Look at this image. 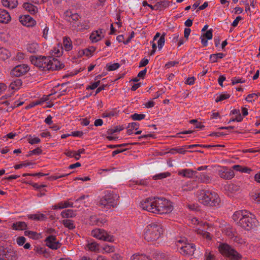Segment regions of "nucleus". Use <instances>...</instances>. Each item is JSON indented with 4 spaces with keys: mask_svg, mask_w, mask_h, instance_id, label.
Returning a JSON list of instances; mask_svg holds the SVG:
<instances>
[{
    "mask_svg": "<svg viewBox=\"0 0 260 260\" xmlns=\"http://www.w3.org/2000/svg\"><path fill=\"white\" fill-rule=\"evenodd\" d=\"M30 154H40L42 153V150L41 148L38 147L30 151Z\"/></svg>",
    "mask_w": 260,
    "mask_h": 260,
    "instance_id": "nucleus-62",
    "label": "nucleus"
},
{
    "mask_svg": "<svg viewBox=\"0 0 260 260\" xmlns=\"http://www.w3.org/2000/svg\"><path fill=\"white\" fill-rule=\"evenodd\" d=\"M173 209L172 203L164 197H154L152 202L147 200L148 212L162 214L171 212Z\"/></svg>",
    "mask_w": 260,
    "mask_h": 260,
    "instance_id": "nucleus-1",
    "label": "nucleus"
},
{
    "mask_svg": "<svg viewBox=\"0 0 260 260\" xmlns=\"http://www.w3.org/2000/svg\"><path fill=\"white\" fill-rule=\"evenodd\" d=\"M11 19V17L8 12L4 9H0V22L7 23Z\"/></svg>",
    "mask_w": 260,
    "mask_h": 260,
    "instance_id": "nucleus-19",
    "label": "nucleus"
},
{
    "mask_svg": "<svg viewBox=\"0 0 260 260\" xmlns=\"http://www.w3.org/2000/svg\"><path fill=\"white\" fill-rule=\"evenodd\" d=\"M22 84V82L21 80L17 79L11 83L9 88L13 90H17L20 88Z\"/></svg>",
    "mask_w": 260,
    "mask_h": 260,
    "instance_id": "nucleus-32",
    "label": "nucleus"
},
{
    "mask_svg": "<svg viewBox=\"0 0 260 260\" xmlns=\"http://www.w3.org/2000/svg\"><path fill=\"white\" fill-rule=\"evenodd\" d=\"M103 29H99V30L93 31L90 36V39L93 43H96L101 40L103 36L102 35Z\"/></svg>",
    "mask_w": 260,
    "mask_h": 260,
    "instance_id": "nucleus-20",
    "label": "nucleus"
},
{
    "mask_svg": "<svg viewBox=\"0 0 260 260\" xmlns=\"http://www.w3.org/2000/svg\"><path fill=\"white\" fill-rule=\"evenodd\" d=\"M62 223L64 226V227L70 230L74 229L76 227L75 223L72 220L64 219L62 221Z\"/></svg>",
    "mask_w": 260,
    "mask_h": 260,
    "instance_id": "nucleus-37",
    "label": "nucleus"
},
{
    "mask_svg": "<svg viewBox=\"0 0 260 260\" xmlns=\"http://www.w3.org/2000/svg\"><path fill=\"white\" fill-rule=\"evenodd\" d=\"M245 81L244 80H242L241 78H234L232 79V85H235L236 84L239 83H244Z\"/></svg>",
    "mask_w": 260,
    "mask_h": 260,
    "instance_id": "nucleus-60",
    "label": "nucleus"
},
{
    "mask_svg": "<svg viewBox=\"0 0 260 260\" xmlns=\"http://www.w3.org/2000/svg\"><path fill=\"white\" fill-rule=\"evenodd\" d=\"M24 9L30 14L34 15L38 12V8L30 3H24L23 5Z\"/></svg>",
    "mask_w": 260,
    "mask_h": 260,
    "instance_id": "nucleus-22",
    "label": "nucleus"
},
{
    "mask_svg": "<svg viewBox=\"0 0 260 260\" xmlns=\"http://www.w3.org/2000/svg\"><path fill=\"white\" fill-rule=\"evenodd\" d=\"M237 225L246 231H249L256 226L257 220L255 216L248 211L242 219L237 223Z\"/></svg>",
    "mask_w": 260,
    "mask_h": 260,
    "instance_id": "nucleus-2",
    "label": "nucleus"
},
{
    "mask_svg": "<svg viewBox=\"0 0 260 260\" xmlns=\"http://www.w3.org/2000/svg\"><path fill=\"white\" fill-rule=\"evenodd\" d=\"M146 74V68L144 69L143 70L140 71L138 74V77L140 78L144 79Z\"/></svg>",
    "mask_w": 260,
    "mask_h": 260,
    "instance_id": "nucleus-63",
    "label": "nucleus"
},
{
    "mask_svg": "<svg viewBox=\"0 0 260 260\" xmlns=\"http://www.w3.org/2000/svg\"><path fill=\"white\" fill-rule=\"evenodd\" d=\"M3 6L9 9H14L18 5L17 0H2Z\"/></svg>",
    "mask_w": 260,
    "mask_h": 260,
    "instance_id": "nucleus-26",
    "label": "nucleus"
},
{
    "mask_svg": "<svg viewBox=\"0 0 260 260\" xmlns=\"http://www.w3.org/2000/svg\"><path fill=\"white\" fill-rule=\"evenodd\" d=\"M199 202L207 206H218L221 203L219 196H198Z\"/></svg>",
    "mask_w": 260,
    "mask_h": 260,
    "instance_id": "nucleus-5",
    "label": "nucleus"
},
{
    "mask_svg": "<svg viewBox=\"0 0 260 260\" xmlns=\"http://www.w3.org/2000/svg\"><path fill=\"white\" fill-rule=\"evenodd\" d=\"M19 20L23 25L27 27H32L36 24V21L28 15L20 16Z\"/></svg>",
    "mask_w": 260,
    "mask_h": 260,
    "instance_id": "nucleus-13",
    "label": "nucleus"
},
{
    "mask_svg": "<svg viewBox=\"0 0 260 260\" xmlns=\"http://www.w3.org/2000/svg\"><path fill=\"white\" fill-rule=\"evenodd\" d=\"M31 164V162H26V163L23 162L20 164L16 165L14 166V167L15 169L18 170V169H19L22 168L23 167L28 166Z\"/></svg>",
    "mask_w": 260,
    "mask_h": 260,
    "instance_id": "nucleus-58",
    "label": "nucleus"
},
{
    "mask_svg": "<svg viewBox=\"0 0 260 260\" xmlns=\"http://www.w3.org/2000/svg\"><path fill=\"white\" fill-rule=\"evenodd\" d=\"M226 189L229 190L232 193H234L236 192L239 191L240 187L235 184H231L228 185L226 188Z\"/></svg>",
    "mask_w": 260,
    "mask_h": 260,
    "instance_id": "nucleus-43",
    "label": "nucleus"
},
{
    "mask_svg": "<svg viewBox=\"0 0 260 260\" xmlns=\"http://www.w3.org/2000/svg\"><path fill=\"white\" fill-rule=\"evenodd\" d=\"M28 218L36 220V221H43L47 219V217L45 214L38 212L36 214H30L27 215Z\"/></svg>",
    "mask_w": 260,
    "mask_h": 260,
    "instance_id": "nucleus-23",
    "label": "nucleus"
},
{
    "mask_svg": "<svg viewBox=\"0 0 260 260\" xmlns=\"http://www.w3.org/2000/svg\"><path fill=\"white\" fill-rule=\"evenodd\" d=\"M91 236L94 238L104 241L113 242L114 238L105 230L101 229H95L91 231Z\"/></svg>",
    "mask_w": 260,
    "mask_h": 260,
    "instance_id": "nucleus-7",
    "label": "nucleus"
},
{
    "mask_svg": "<svg viewBox=\"0 0 260 260\" xmlns=\"http://www.w3.org/2000/svg\"><path fill=\"white\" fill-rule=\"evenodd\" d=\"M73 206V203L69 200L64 201L58 203L57 204L52 206L53 209H61L68 207H72Z\"/></svg>",
    "mask_w": 260,
    "mask_h": 260,
    "instance_id": "nucleus-21",
    "label": "nucleus"
},
{
    "mask_svg": "<svg viewBox=\"0 0 260 260\" xmlns=\"http://www.w3.org/2000/svg\"><path fill=\"white\" fill-rule=\"evenodd\" d=\"M85 249L87 250L92 251V252H99V245L96 242L92 240H87V244L85 246Z\"/></svg>",
    "mask_w": 260,
    "mask_h": 260,
    "instance_id": "nucleus-18",
    "label": "nucleus"
},
{
    "mask_svg": "<svg viewBox=\"0 0 260 260\" xmlns=\"http://www.w3.org/2000/svg\"><path fill=\"white\" fill-rule=\"evenodd\" d=\"M102 249L104 251L103 253H109L114 252L115 248L113 246L106 244L103 246Z\"/></svg>",
    "mask_w": 260,
    "mask_h": 260,
    "instance_id": "nucleus-45",
    "label": "nucleus"
},
{
    "mask_svg": "<svg viewBox=\"0 0 260 260\" xmlns=\"http://www.w3.org/2000/svg\"><path fill=\"white\" fill-rule=\"evenodd\" d=\"M90 224L101 226L106 222L107 219L105 216H98L95 215H92L89 218Z\"/></svg>",
    "mask_w": 260,
    "mask_h": 260,
    "instance_id": "nucleus-15",
    "label": "nucleus"
},
{
    "mask_svg": "<svg viewBox=\"0 0 260 260\" xmlns=\"http://www.w3.org/2000/svg\"><path fill=\"white\" fill-rule=\"evenodd\" d=\"M219 252L232 260H241L242 256L236 250L226 243H221L218 246Z\"/></svg>",
    "mask_w": 260,
    "mask_h": 260,
    "instance_id": "nucleus-3",
    "label": "nucleus"
},
{
    "mask_svg": "<svg viewBox=\"0 0 260 260\" xmlns=\"http://www.w3.org/2000/svg\"><path fill=\"white\" fill-rule=\"evenodd\" d=\"M48 62L47 64V70H58L64 67L63 63H61L57 58L53 57L48 56Z\"/></svg>",
    "mask_w": 260,
    "mask_h": 260,
    "instance_id": "nucleus-10",
    "label": "nucleus"
},
{
    "mask_svg": "<svg viewBox=\"0 0 260 260\" xmlns=\"http://www.w3.org/2000/svg\"><path fill=\"white\" fill-rule=\"evenodd\" d=\"M197 173L196 171L190 169H183L178 172V175H181L184 177L191 178Z\"/></svg>",
    "mask_w": 260,
    "mask_h": 260,
    "instance_id": "nucleus-28",
    "label": "nucleus"
},
{
    "mask_svg": "<svg viewBox=\"0 0 260 260\" xmlns=\"http://www.w3.org/2000/svg\"><path fill=\"white\" fill-rule=\"evenodd\" d=\"M171 173L169 172L161 173L153 176V179L154 180H160L169 177Z\"/></svg>",
    "mask_w": 260,
    "mask_h": 260,
    "instance_id": "nucleus-42",
    "label": "nucleus"
},
{
    "mask_svg": "<svg viewBox=\"0 0 260 260\" xmlns=\"http://www.w3.org/2000/svg\"><path fill=\"white\" fill-rule=\"evenodd\" d=\"M162 232L160 224L151 223L147 225V242L156 241L159 238Z\"/></svg>",
    "mask_w": 260,
    "mask_h": 260,
    "instance_id": "nucleus-4",
    "label": "nucleus"
},
{
    "mask_svg": "<svg viewBox=\"0 0 260 260\" xmlns=\"http://www.w3.org/2000/svg\"><path fill=\"white\" fill-rule=\"evenodd\" d=\"M26 241V239L23 236L18 237L16 239V243L19 246L23 245Z\"/></svg>",
    "mask_w": 260,
    "mask_h": 260,
    "instance_id": "nucleus-52",
    "label": "nucleus"
},
{
    "mask_svg": "<svg viewBox=\"0 0 260 260\" xmlns=\"http://www.w3.org/2000/svg\"><path fill=\"white\" fill-rule=\"evenodd\" d=\"M212 32L213 30L212 29H210L205 33L203 34L201 37L206 38L207 40H211L213 37Z\"/></svg>",
    "mask_w": 260,
    "mask_h": 260,
    "instance_id": "nucleus-51",
    "label": "nucleus"
},
{
    "mask_svg": "<svg viewBox=\"0 0 260 260\" xmlns=\"http://www.w3.org/2000/svg\"><path fill=\"white\" fill-rule=\"evenodd\" d=\"M27 224L23 221H18L12 224V229L14 230H24L27 228Z\"/></svg>",
    "mask_w": 260,
    "mask_h": 260,
    "instance_id": "nucleus-31",
    "label": "nucleus"
},
{
    "mask_svg": "<svg viewBox=\"0 0 260 260\" xmlns=\"http://www.w3.org/2000/svg\"><path fill=\"white\" fill-rule=\"evenodd\" d=\"M247 213L248 211L245 210L237 211L233 215L232 218L235 221L238 222L240 219H242Z\"/></svg>",
    "mask_w": 260,
    "mask_h": 260,
    "instance_id": "nucleus-25",
    "label": "nucleus"
},
{
    "mask_svg": "<svg viewBox=\"0 0 260 260\" xmlns=\"http://www.w3.org/2000/svg\"><path fill=\"white\" fill-rule=\"evenodd\" d=\"M24 235L34 240L39 239L41 237L40 234L30 231H25L24 232Z\"/></svg>",
    "mask_w": 260,
    "mask_h": 260,
    "instance_id": "nucleus-38",
    "label": "nucleus"
},
{
    "mask_svg": "<svg viewBox=\"0 0 260 260\" xmlns=\"http://www.w3.org/2000/svg\"><path fill=\"white\" fill-rule=\"evenodd\" d=\"M132 260H146V257L145 254H135L132 257Z\"/></svg>",
    "mask_w": 260,
    "mask_h": 260,
    "instance_id": "nucleus-50",
    "label": "nucleus"
},
{
    "mask_svg": "<svg viewBox=\"0 0 260 260\" xmlns=\"http://www.w3.org/2000/svg\"><path fill=\"white\" fill-rule=\"evenodd\" d=\"M80 16L76 13H73L70 10H67L64 13V19L70 23L73 27V24H75L79 19Z\"/></svg>",
    "mask_w": 260,
    "mask_h": 260,
    "instance_id": "nucleus-12",
    "label": "nucleus"
},
{
    "mask_svg": "<svg viewBox=\"0 0 260 260\" xmlns=\"http://www.w3.org/2000/svg\"><path fill=\"white\" fill-rule=\"evenodd\" d=\"M25 57V54L22 52H19L17 55L13 57V60H21L24 59Z\"/></svg>",
    "mask_w": 260,
    "mask_h": 260,
    "instance_id": "nucleus-55",
    "label": "nucleus"
},
{
    "mask_svg": "<svg viewBox=\"0 0 260 260\" xmlns=\"http://www.w3.org/2000/svg\"><path fill=\"white\" fill-rule=\"evenodd\" d=\"M191 32V30L189 28H185L184 30V38L187 40L188 38V36Z\"/></svg>",
    "mask_w": 260,
    "mask_h": 260,
    "instance_id": "nucleus-64",
    "label": "nucleus"
},
{
    "mask_svg": "<svg viewBox=\"0 0 260 260\" xmlns=\"http://www.w3.org/2000/svg\"><path fill=\"white\" fill-rule=\"evenodd\" d=\"M26 49L31 53H36L39 50V45L36 42L28 44L26 46Z\"/></svg>",
    "mask_w": 260,
    "mask_h": 260,
    "instance_id": "nucleus-34",
    "label": "nucleus"
},
{
    "mask_svg": "<svg viewBox=\"0 0 260 260\" xmlns=\"http://www.w3.org/2000/svg\"><path fill=\"white\" fill-rule=\"evenodd\" d=\"M28 143L31 145L38 144L40 142L41 140L39 137H32L31 136H29L28 139Z\"/></svg>",
    "mask_w": 260,
    "mask_h": 260,
    "instance_id": "nucleus-49",
    "label": "nucleus"
},
{
    "mask_svg": "<svg viewBox=\"0 0 260 260\" xmlns=\"http://www.w3.org/2000/svg\"><path fill=\"white\" fill-rule=\"evenodd\" d=\"M196 248L194 244L185 243L184 246L180 247L179 252L183 255L189 256L193 254Z\"/></svg>",
    "mask_w": 260,
    "mask_h": 260,
    "instance_id": "nucleus-11",
    "label": "nucleus"
},
{
    "mask_svg": "<svg viewBox=\"0 0 260 260\" xmlns=\"http://www.w3.org/2000/svg\"><path fill=\"white\" fill-rule=\"evenodd\" d=\"M63 47L61 45L58 44L56 46L53 47L51 51V54L52 56L59 57L62 54Z\"/></svg>",
    "mask_w": 260,
    "mask_h": 260,
    "instance_id": "nucleus-27",
    "label": "nucleus"
},
{
    "mask_svg": "<svg viewBox=\"0 0 260 260\" xmlns=\"http://www.w3.org/2000/svg\"><path fill=\"white\" fill-rule=\"evenodd\" d=\"M131 117L134 120H141L145 117V115L144 114L135 113L131 115Z\"/></svg>",
    "mask_w": 260,
    "mask_h": 260,
    "instance_id": "nucleus-48",
    "label": "nucleus"
},
{
    "mask_svg": "<svg viewBox=\"0 0 260 260\" xmlns=\"http://www.w3.org/2000/svg\"><path fill=\"white\" fill-rule=\"evenodd\" d=\"M118 114V111L117 109H111L107 110L102 113V116L103 118H111L117 116Z\"/></svg>",
    "mask_w": 260,
    "mask_h": 260,
    "instance_id": "nucleus-29",
    "label": "nucleus"
},
{
    "mask_svg": "<svg viewBox=\"0 0 260 260\" xmlns=\"http://www.w3.org/2000/svg\"><path fill=\"white\" fill-rule=\"evenodd\" d=\"M253 98H255V99L257 98V94L256 93L249 94L246 98L245 100L248 102H252L253 100H252L251 99Z\"/></svg>",
    "mask_w": 260,
    "mask_h": 260,
    "instance_id": "nucleus-59",
    "label": "nucleus"
},
{
    "mask_svg": "<svg viewBox=\"0 0 260 260\" xmlns=\"http://www.w3.org/2000/svg\"><path fill=\"white\" fill-rule=\"evenodd\" d=\"M120 67V64L118 63H109L106 64V68L109 71H112L116 70Z\"/></svg>",
    "mask_w": 260,
    "mask_h": 260,
    "instance_id": "nucleus-44",
    "label": "nucleus"
},
{
    "mask_svg": "<svg viewBox=\"0 0 260 260\" xmlns=\"http://www.w3.org/2000/svg\"><path fill=\"white\" fill-rule=\"evenodd\" d=\"M124 127L121 125H117L112 128L109 129L107 131L108 135H112L113 133L120 132L123 130Z\"/></svg>",
    "mask_w": 260,
    "mask_h": 260,
    "instance_id": "nucleus-41",
    "label": "nucleus"
},
{
    "mask_svg": "<svg viewBox=\"0 0 260 260\" xmlns=\"http://www.w3.org/2000/svg\"><path fill=\"white\" fill-rule=\"evenodd\" d=\"M139 123L138 122H134L128 124L127 128V134L130 135L134 133V131L138 129Z\"/></svg>",
    "mask_w": 260,
    "mask_h": 260,
    "instance_id": "nucleus-30",
    "label": "nucleus"
},
{
    "mask_svg": "<svg viewBox=\"0 0 260 260\" xmlns=\"http://www.w3.org/2000/svg\"><path fill=\"white\" fill-rule=\"evenodd\" d=\"M63 49H64L66 51H69L73 48L72 42L71 39L68 37L63 38Z\"/></svg>",
    "mask_w": 260,
    "mask_h": 260,
    "instance_id": "nucleus-24",
    "label": "nucleus"
},
{
    "mask_svg": "<svg viewBox=\"0 0 260 260\" xmlns=\"http://www.w3.org/2000/svg\"><path fill=\"white\" fill-rule=\"evenodd\" d=\"M159 96V94H157L156 96L153 98L152 100H150L149 101L147 102V108H152L154 106V102L153 101V100L157 99Z\"/></svg>",
    "mask_w": 260,
    "mask_h": 260,
    "instance_id": "nucleus-56",
    "label": "nucleus"
},
{
    "mask_svg": "<svg viewBox=\"0 0 260 260\" xmlns=\"http://www.w3.org/2000/svg\"><path fill=\"white\" fill-rule=\"evenodd\" d=\"M60 215L62 218H73L76 215L74 211L71 209L64 210L61 212Z\"/></svg>",
    "mask_w": 260,
    "mask_h": 260,
    "instance_id": "nucleus-33",
    "label": "nucleus"
},
{
    "mask_svg": "<svg viewBox=\"0 0 260 260\" xmlns=\"http://www.w3.org/2000/svg\"><path fill=\"white\" fill-rule=\"evenodd\" d=\"M225 56V54L222 53H217L212 54L210 56V61L212 63L216 62L219 59H221Z\"/></svg>",
    "mask_w": 260,
    "mask_h": 260,
    "instance_id": "nucleus-36",
    "label": "nucleus"
},
{
    "mask_svg": "<svg viewBox=\"0 0 260 260\" xmlns=\"http://www.w3.org/2000/svg\"><path fill=\"white\" fill-rule=\"evenodd\" d=\"M219 176L224 179H231L234 176V173L233 170L228 169L226 168H223V170L218 171Z\"/></svg>",
    "mask_w": 260,
    "mask_h": 260,
    "instance_id": "nucleus-17",
    "label": "nucleus"
},
{
    "mask_svg": "<svg viewBox=\"0 0 260 260\" xmlns=\"http://www.w3.org/2000/svg\"><path fill=\"white\" fill-rule=\"evenodd\" d=\"M46 245L52 249H57L60 246V244L54 236H48L45 240Z\"/></svg>",
    "mask_w": 260,
    "mask_h": 260,
    "instance_id": "nucleus-14",
    "label": "nucleus"
},
{
    "mask_svg": "<svg viewBox=\"0 0 260 260\" xmlns=\"http://www.w3.org/2000/svg\"><path fill=\"white\" fill-rule=\"evenodd\" d=\"M100 81H98L96 82L92 83V84H91V85L88 86L86 87V89H91V90L94 89L98 87V86L100 85Z\"/></svg>",
    "mask_w": 260,
    "mask_h": 260,
    "instance_id": "nucleus-54",
    "label": "nucleus"
},
{
    "mask_svg": "<svg viewBox=\"0 0 260 260\" xmlns=\"http://www.w3.org/2000/svg\"><path fill=\"white\" fill-rule=\"evenodd\" d=\"M165 34H163L159 38L157 41L158 48L159 50H160L165 44Z\"/></svg>",
    "mask_w": 260,
    "mask_h": 260,
    "instance_id": "nucleus-47",
    "label": "nucleus"
},
{
    "mask_svg": "<svg viewBox=\"0 0 260 260\" xmlns=\"http://www.w3.org/2000/svg\"><path fill=\"white\" fill-rule=\"evenodd\" d=\"M185 149L186 148H184L183 146L181 148L173 149L172 150H175L178 153L184 154L187 152L186 150H185Z\"/></svg>",
    "mask_w": 260,
    "mask_h": 260,
    "instance_id": "nucleus-61",
    "label": "nucleus"
},
{
    "mask_svg": "<svg viewBox=\"0 0 260 260\" xmlns=\"http://www.w3.org/2000/svg\"><path fill=\"white\" fill-rule=\"evenodd\" d=\"M230 97V94L226 93H222L218 95L215 100L216 102L222 101L224 100L228 99Z\"/></svg>",
    "mask_w": 260,
    "mask_h": 260,
    "instance_id": "nucleus-46",
    "label": "nucleus"
},
{
    "mask_svg": "<svg viewBox=\"0 0 260 260\" xmlns=\"http://www.w3.org/2000/svg\"><path fill=\"white\" fill-rule=\"evenodd\" d=\"M117 204L118 202L113 196H103L99 202V205L104 211H107L111 207H115Z\"/></svg>",
    "mask_w": 260,
    "mask_h": 260,
    "instance_id": "nucleus-6",
    "label": "nucleus"
},
{
    "mask_svg": "<svg viewBox=\"0 0 260 260\" xmlns=\"http://www.w3.org/2000/svg\"><path fill=\"white\" fill-rule=\"evenodd\" d=\"M70 174V173L62 174H60L59 173H56L54 175H51V176H50L48 178V180L49 181L56 180L59 178H61L64 177H67V176H69Z\"/></svg>",
    "mask_w": 260,
    "mask_h": 260,
    "instance_id": "nucleus-40",
    "label": "nucleus"
},
{
    "mask_svg": "<svg viewBox=\"0 0 260 260\" xmlns=\"http://www.w3.org/2000/svg\"><path fill=\"white\" fill-rule=\"evenodd\" d=\"M199 180L204 183H209L211 181V177L209 175L205 173H201L199 176H197Z\"/></svg>",
    "mask_w": 260,
    "mask_h": 260,
    "instance_id": "nucleus-39",
    "label": "nucleus"
},
{
    "mask_svg": "<svg viewBox=\"0 0 260 260\" xmlns=\"http://www.w3.org/2000/svg\"><path fill=\"white\" fill-rule=\"evenodd\" d=\"M29 70V67L25 64H20L13 68L11 74L15 77H20L25 74Z\"/></svg>",
    "mask_w": 260,
    "mask_h": 260,
    "instance_id": "nucleus-9",
    "label": "nucleus"
},
{
    "mask_svg": "<svg viewBox=\"0 0 260 260\" xmlns=\"http://www.w3.org/2000/svg\"><path fill=\"white\" fill-rule=\"evenodd\" d=\"M48 59V56H42L39 58L32 59L31 62L35 66L41 69L42 71H46L47 70V64L48 62L50 61Z\"/></svg>",
    "mask_w": 260,
    "mask_h": 260,
    "instance_id": "nucleus-8",
    "label": "nucleus"
},
{
    "mask_svg": "<svg viewBox=\"0 0 260 260\" xmlns=\"http://www.w3.org/2000/svg\"><path fill=\"white\" fill-rule=\"evenodd\" d=\"M70 135L73 137H81L83 135V133L82 131H74L70 134Z\"/></svg>",
    "mask_w": 260,
    "mask_h": 260,
    "instance_id": "nucleus-57",
    "label": "nucleus"
},
{
    "mask_svg": "<svg viewBox=\"0 0 260 260\" xmlns=\"http://www.w3.org/2000/svg\"><path fill=\"white\" fill-rule=\"evenodd\" d=\"M74 29L78 31H83L89 28V20H85L76 22L75 24H73V27Z\"/></svg>",
    "mask_w": 260,
    "mask_h": 260,
    "instance_id": "nucleus-16",
    "label": "nucleus"
},
{
    "mask_svg": "<svg viewBox=\"0 0 260 260\" xmlns=\"http://www.w3.org/2000/svg\"><path fill=\"white\" fill-rule=\"evenodd\" d=\"M85 56H90L92 53L95 50V48L94 47H91L88 48L84 49Z\"/></svg>",
    "mask_w": 260,
    "mask_h": 260,
    "instance_id": "nucleus-53",
    "label": "nucleus"
},
{
    "mask_svg": "<svg viewBox=\"0 0 260 260\" xmlns=\"http://www.w3.org/2000/svg\"><path fill=\"white\" fill-rule=\"evenodd\" d=\"M11 56L10 52L5 48H0V59L6 60L9 58Z\"/></svg>",
    "mask_w": 260,
    "mask_h": 260,
    "instance_id": "nucleus-35",
    "label": "nucleus"
}]
</instances>
